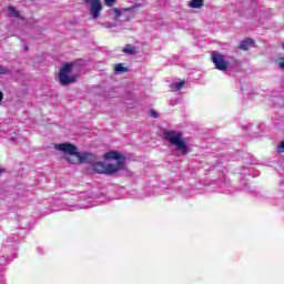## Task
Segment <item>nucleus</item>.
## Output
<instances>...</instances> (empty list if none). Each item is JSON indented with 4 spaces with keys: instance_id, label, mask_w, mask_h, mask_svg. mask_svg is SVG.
I'll return each instance as SVG.
<instances>
[{
    "instance_id": "1",
    "label": "nucleus",
    "mask_w": 284,
    "mask_h": 284,
    "mask_svg": "<svg viewBox=\"0 0 284 284\" xmlns=\"http://www.w3.org/2000/svg\"><path fill=\"white\" fill-rule=\"evenodd\" d=\"M55 150L59 152H63L64 160L67 163L71 165H80L83 163H89V165H93L97 161V155L90 152H79L77 145L72 143H60L55 144Z\"/></svg>"
},
{
    "instance_id": "2",
    "label": "nucleus",
    "mask_w": 284,
    "mask_h": 284,
    "mask_svg": "<svg viewBox=\"0 0 284 284\" xmlns=\"http://www.w3.org/2000/svg\"><path fill=\"white\" fill-rule=\"evenodd\" d=\"M121 170H125V163L123 161H119L116 164H105L95 160L92 164V169H87V172L88 174H106V176H112L121 172Z\"/></svg>"
},
{
    "instance_id": "3",
    "label": "nucleus",
    "mask_w": 284,
    "mask_h": 284,
    "mask_svg": "<svg viewBox=\"0 0 284 284\" xmlns=\"http://www.w3.org/2000/svg\"><path fill=\"white\" fill-rule=\"evenodd\" d=\"M163 135L171 145H175L176 150L181 151L184 156L187 155V143L183 138V133L174 130H166Z\"/></svg>"
},
{
    "instance_id": "4",
    "label": "nucleus",
    "mask_w": 284,
    "mask_h": 284,
    "mask_svg": "<svg viewBox=\"0 0 284 284\" xmlns=\"http://www.w3.org/2000/svg\"><path fill=\"white\" fill-rule=\"evenodd\" d=\"M74 65L70 62H65L58 73V80L60 85H71V83H77L78 75L72 74V68ZM72 74V75H70Z\"/></svg>"
},
{
    "instance_id": "5",
    "label": "nucleus",
    "mask_w": 284,
    "mask_h": 284,
    "mask_svg": "<svg viewBox=\"0 0 284 284\" xmlns=\"http://www.w3.org/2000/svg\"><path fill=\"white\" fill-rule=\"evenodd\" d=\"M211 60L213 61L216 70H220V72H226V70H230V61L225 59V55L213 51Z\"/></svg>"
},
{
    "instance_id": "6",
    "label": "nucleus",
    "mask_w": 284,
    "mask_h": 284,
    "mask_svg": "<svg viewBox=\"0 0 284 284\" xmlns=\"http://www.w3.org/2000/svg\"><path fill=\"white\" fill-rule=\"evenodd\" d=\"M84 3L90 4V14L92 19H99V17H101V10H103L101 0H84Z\"/></svg>"
},
{
    "instance_id": "7",
    "label": "nucleus",
    "mask_w": 284,
    "mask_h": 284,
    "mask_svg": "<svg viewBox=\"0 0 284 284\" xmlns=\"http://www.w3.org/2000/svg\"><path fill=\"white\" fill-rule=\"evenodd\" d=\"M103 159H115V161H123V163H125L123 156L121 155V153H119V151H110L108 153H104Z\"/></svg>"
},
{
    "instance_id": "8",
    "label": "nucleus",
    "mask_w": 284,
    "mask_h": 284,
    "mask_svg": "<svg viewBox=\"0 0 284 284\" xmlns=\"http://www.w3.org/2000/svg\"><path fill=\"white\" fill-rule=\"evenodd\" d=\"M255 43L254 39L247 38L240 43L239 50L247 51L250 50V45H254Z\"/></svg>"
},
{
    "instance_id": "9",
    "label": "nucleus",
    "mask_w": 284,
    "mask_h": 284,
    "mask_svg": "<svg viewBox=\"0 0 284 284\" xmlns=\"http://www.w3.org/2000/svg\"><path fill=\"white\" fill-rule=\"evenodd\" d=\"M122 52H124V54H130V55H134V54H139V48L132 45V44H126L123 49Z\"/></svg>"
},
{
    "instance_id": "10",
    "label": "nucleus",
    "mask_w": 284,
    "mask_h": 284,
    "mask_svg": "<svg viewBox=\"0 0 284 284\" xmlns=\"http://www.w3.org/2000/svg\"><path fill=\"white\" fill-rule=\"evenodd\" d=\"M204 3L205 0H191L189 2V8L201 9L203 8Z\"/></svg>"
},
{
    "instance_id": "11",
    "label": "nucleus",
    "mask_w": 284,
    "mask_h": 284,
    "mask_svg": "<svg viewBox=\"0 0 284 284\" xmlns=\"http://www.w3.org/2000/svg\"><path fill=\"white\" fill-rule=\"evenodd\" d=\"M114 72L115 74H123L125 72H129V69L126 67H123V63H118L114 65Z\"/></svg>"
},
{
    "instance_id": "12",
    "label": "nucleus",
    "mask_w": 284,
    "mask_h": 284,
    "mask_svg": "<svg viewBox=\"0 0 284 284\" xmlns=\"http://www.w3.org/2000/svg\"><path fill=\"white\" fill-rule=\"evenodd\" d=\"M183 88H185V81H181L174 84V90L176 91L183 90Z\"/></svg>"
},
{
    "instance_id": "13",
    "label": "nucleus",
    "mask_w": 284,
    "mask_h": 284,
    "mask_svg": "<svg viewBox=\"0 0 284 284\" xmlns=\"http://www.w3.org/2000/svg\"><path fill=\"white\" fill-rule=\"evenodd\" d=\"M8 10L12 16L19 18V11L14 7H9Z\"/></svg>"
},
{
    "instance_id": "14",
    "label": "nucleus",
    "mask_w": 284,
    "mask_h": 284,
    "mask_svg": "<svg viewBox=\"0 0 284 284\" xmlns=\"http://www.w3.org/2000/svg\"><path fill=\"white\" fill-rule=\"evenodd\" d=\"M105 6H108V8H112V6H114V3H116V0H104Z\"/></svg>"
},
{
    "instance_id": "15",
    "label": "nucleus",
    "mask_w": 284,
    "mask_h": 284,
    "mask_svg": "<svg viewBox=\"0 0 284 284\" xmlns=\"http://www.w3.org/2000/svg\"><path fill=\"white\" fill-rule=\"evenodd\" d=\"M0 74H10V69L0 67Z\"/></svg>"
},
{
    "instance_id": "16",
    "label": "nucleus",
    "mask_w": 284,
    "mask_h": 284,
    "mask_svg": "<svg viewBox=\"0 0 284 284\" xmlns=\"http://www.w3.org/2000/svg\"><path fill=\"white\" fill-rule=\"evenodd\" d=\"M150 116H152V119H159V113L155 110H151Z\"/></svg>"
},
{
    "instance_id": "17",
    "label": "nucleus",
    "mask_w": 284,
    "mask_h": 284,
    "mask_svg": "<svg viewBox=\"0 0 284 284\" xmlns=\"http://www.w3.org/2000/svg\"><path fill=\"white\" fill-rule=\"evenodd\" d=\"M277 152L280 153L284 152V141L277 146Z\"/></svg>"
},
{
    "instance_id": "18",
    "label": "nucleus",
    "mask_w": 284,
    "mask_h": 284,
    "mask_svg": "<svg viewBox=\"0 0 284 284\" xmlns=\"http://www.w3.org/2000/svg\"><path fill=\"white\" fill-rule=\"evenodd\" d=\"M278 65L282 68V70H284V58H280Z\"/></svg>"
},
{
    "instance_id": "19",
    "label": "nucleus",
    "mask_w": 284,
    "mask_h": 284,
    "mask_svg": "<svg viewBox=\"0 0 284 284\" xmlns=\"http://www.w3.org/2000/svg\"><path fill=\"white\" fill-rule=\"evenodd\" d=\"M113 11L116 14V17H121L122 12L120 9L114 8Z\"/></svg>"
},
{
    "instance_id": "20",
    "label": "nucleus",
    "mask_w": 284,
    "mask_h": 284,
    "mask_svg": "<svg viewBox=\"0 0 284 284\" xmlns=\"http://www.w3.org/2000/svg\"><path fill=\"white\" fill-rule=\"evenodd\" d=\"M122 12H132V8H124L122 9Z\"/></svg>"
},
{
    "instance_id": "21",
    "label": "nucleus",
    "mask_w": 284,
    "mask_h": 284,
    "mask_svg": "<svg viewBox=\"0 0 284 284\" xmlns=\"http://www.w3.org/2000/svg\"><path fill=\"white\" fill-rule=\"evenodd\" d=\"M3 101V92L0 91V103Z\"/></svg>"
},
{
    "instance_id": "22",
    "label": "nucleus",
    "mask_w": 284,
    "mask_h": 284,
    "mask_svg": "<svg viewBox=\"0 0 284 284\" xmlns=\"http://www.w3.org/2000/svg\"><path fill=\"white\" fill-rule=\"evenodd\" d=\"M2 172H3V169H0V174H2Z\"/></svg>"
},
{
    "instance_id": "23",
    "label": "nucleus",
    "mask_w": 284,
    "mask_h": 284,
    "mask_svg": "<svg viewBox=\"0 0 284 284\" xmlns=\"http://www.w3.org/2000/svg\"><path fill=\"white\" fill-rule=\"evenodd\" d=\"M24 50H28V47H24Z\"/></svg>"
}]
</instances>
